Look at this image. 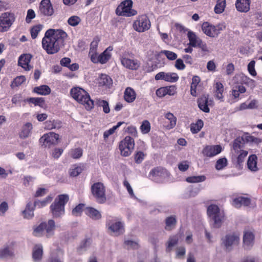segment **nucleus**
<instances>
[{
	"label": "nucleus",
	"mask_w": 262,
	"mask_h": 262,
	"mask_svg": "<svg viewBox=\"0 0 262 262\" xmlns=\"http://www.w3.org/2000/svg\"><path fill=\"white\" fill-rule=\"evenodd\" d=\"M67 36L62 30L50 29L46 32L42 39V48L48 54L56 53L63 45Z\"/></svg>",
	"instance_id": "nucleus-1"
},
{
	"label": "nucleus",
	"mask_w": 262,
	"mask_h": 262,
	"mask_svg": "<svg viewBox=\"0 0 262 262\" xmlns=\"http://www.w3.org/2000/svg\"><path fill=\"white\" fill-rule=\"evenodd\" d=\"M70 94L74 99L83 105L87 110H91L94 107L93 101L83 89L79 87L72 88L70 91Z\"/></svg>",
	"instance_id": "nucleus-2"
},
{
	"label": "nucleus",
	"mask_w": 262,
	"mask_h": 262,
	"mask_svg": "<svg viewBox=\"0 0 262 262\" xmlns=\"http://www.w3.org/2000/svg\"><path fill=\"white\" fill-rule=\"evenodd\" d=\"M207 214L213 227L219 228L221 227L225 220V213L217 205H209L207 208Z\"/></svg>",
	"instance_id": "nucleus-3"
},
{
	"label": "nucleus",
	"mask_w": 262,
	"mask_h": 262,
	"mask_svg": "<svg viewBox=\"0 0 262 262\" xmlns=\"http://www.w3.org/2000/svg\"><path fill=\"white\" fill-rule=\"evenodd\" d=\"M69 199L68 194L58 195L50 206L51 212L55 218H60L64 214V206Z\"/></svg>",
	"instance_id": "nucleus-4"
},
{
	"label": "nucleus",
	"mask_w": 262,
	"mask_h": 262,
	"mask_svg": "<svg viewBox=\"0 0 262 262\" xmlns=\"http://www.w3.org/2000/svg\"><path fill=\"white\" fill-rule=\"evenodd\" d=\"M133 2L131 0H125L117 7L116 13L117 15L130 17L137 14V12L132 9Z\"/></svg>",
	"instance_id": "nucleus-5"
},
{
	"label": "nucleus",
	"mask_w": 262,
	"mask_h": 262,
	"mask_svg": "<svg viewBox=\"0 0 262 262\" xmlns=\"http://www.w3.org/2000/svg\"><path fill=\"white\" fill-rule=\"evenodd\" d=\"M121 65L125 68L130 70H138L141 65L139 60L133 56H130L127 53H124L120 57Z\"/></svg>",
	"instance_id": "nucleus-6"
},
{
	"label": "nucleus",
	"mask_w": 262,
	"mask_h": 262,
	"mask_svg": "<svg viewBox=\"0 0 262 262\" xmlns=\"http://www.w3.org/2000/svg\"><path fill=\"white\" fill-rule=\"evenodd\" d=\"M91 191L97 202L103 203L106 201L105 189L102 183H94L91 187Z\"/></svg>",
	"instance_id": "nucleus-7"
},
{
	"label": "nucleus",
	"mask_w": 262,
	"mask_h": 262,
	"mask_svg": "<svg viewBox=\"0 0 262 262\" xmlns=\"http://www.w3.org/2000/svg\"><path fill=\"white\" fill-rule=\"evenodd\" d=\"M106 226L108 232L114 236H118L124 232V224L120 220L116 219L108 220Z\"/></svg>",
	"instance_id": "nucleus-8"
},
{
	"label": "nucleus",
	"mask_w": 262,
	"mask_h": 262,
	"mask_svg": "<svg viewBox=\"0 0 262 262\" xmlns=\"http://www.w3.org/2000/svg\"><path fill=\"white\" fill-rule=\"evenodd\" d=\"M239 235L232 233L228 234L222 239V244L227 251H231L233 248L239 243Z\"/></svg>",
	"instance_id": "nucleus-9"
},
{
	"label": "nucleus",
	"mask_w": 262,
	"mask_h": 262,
	"mask_svg": "<svg viewBox=\"0 0 262 262\" xmlns=\"http://www.w3.org/2000/svg\"><path fill=\"white\" fill-rule=\"evenodd\" d=\"M15 20L13 13L5 12L0 15V32L7 31Z\"/></svg>",
	"instance_id": "nucleus-10"
},
{
	"label": "nucleus",
	"mask_w": 262,
	"mask_h": 262,
	"mask_svg": "<svg viewBox=\"0 0 262 262\" xmlns=\"http://www.w3.org/2000/svg\"><path fill=\"white\" fill-rule=\"evenodd\" d=\"M135 146L134 139L129 136H126L119 144V149L121 154L124 156H129Z\"/></svg>",
	"instance_id": "nucleus-11"
},
{
	"label": "nucleus",
	"mask_w": 262,
	"mask_h": 262,
	"mask_svg": "<svg viewBox=\"0 0 262 262\" xmlns=\"http://www.w3.org/2000/svg\"><path fill=\"white\" fill-rule=\"evenodd\" d=\"M225 28V27L218 25L214 26L208 22H205L202 26L203 32L207 36L210 37H215L218 36L220 32Z\"/></svg>",
	"instance_id": "nucleus-12"
},
{
	"label": "nucleus",
	"mask_w": 262,
	"mask_h": 262,
	"mask_svg": "<svg viewBox=\"0 0 262 262\" xmlns=\"http://www.w3.org/2000/svg\"><path fill=\"white\" fill-rule=\"evenodd\" d=\"M58 139V134L53 132H50L44 134L40 137L39 139V143L42 146L50 148L52 145L57 144Z\"/></svg>",
	"instance_id": "nucleus-13"
},
{
	"label": "nucleus",
	"mask_w": 262,
	"mask_h": 262,
	"mask_svg": "<svg viewBox=\"0 0 262 262\" xmlns=\"http://www.w3.org/2000/svg\"><path fill=\"white\" fill-rule=\"evenodd\" d=\"M150 27V22L146 15H141L134 23V28L138 32H143Z\"/></svg>",
	"instance_id": "nucleus-14"
},
{
	"label": "nucleus",
	"mask_w": 262,
	"mask_h": 262,
	"mask_svg": "<svg viewBox=\"0 0 262 262\" xmlns=\"http://www.w3.org/2000/svg\"><path fill=\"white\" fill-rule=\"evenodd\" d=\"M156 80H164L170 83L177 82L179 77L176 73L160 72L157 73L155 77Z\"/></svg>",
	"instance_id": "nucleus-15"
},
{
	"label": "nucleus",
	"mask_w": 262,
	"mask_h": 262,
	"mask_svg": "<svg viewBox=\"0 0 262 262\" xmlns=\"http://www.w3.org/2000/svg\"><path fill=\"white\" fill-rule=\"evenodd\" d=\"M255 235L252 231L246 230L244 232L243 248L244 249L249 250L252 249L254 244Z\"/></svg>",
	"instance_id": "nucleus-16"
},
{
	"label": "nucleus",
	"mask_w": 262,
	"mask_h": 262,
	"mask_svg": "<svg viewBox=\"0 0 262 262\" xmlns=\"http://www.w3.org/2000/svg\"><path fill=\"white\" fill-rule=\"evenodd\" d=\"M39 12L44 16H52L54 12V9L50 0H42L39 6Z\"/></svg>",
	"instance_id": "nucleus-17"
},
{
	"label": "nucleus",
	"mask_w": 262,
	"mask_h": 262,
	"mask_svg": "<svg viewBox=\"0 0 262 262\" xmlns=\"http://www.w3.org/2000/svg\"><path fill=\"white\" fill-rule=\"evenodd\" d=\"M112 48L108 47L99 55L97 54L95 56H93L91 61L95 63L99 62L101 64H104L106 63L111 57V52L112 51Z\"/></svg>",
	"instance_id": "nucleus-18"
},
{
	"label": "nucleus",
	"mask_w": 262,
	"mask_h": 262,
	"mask_svg": "<svg viewBox=\"0 0 262 262\" xmlns=\"http://www.w3.org/2000/svg\"><path fill=\"white\" fill-rule=\"evenodd\" d=\"M222 150V148L220 145H207L203 149L202 154L204 156L212 157L219 154Z\"/></svg>",
	"instance_id": "nucleus-19"
},
{
	"label": "nucleus",
	"mask_w": 262,
	"mask_h": 262,
	"mask_svg": "<svg viewBox=\"0 0 262 262\" xmlns=\"http://www.w3.org/2000/svg\"><path fill=\"white\" fill-rule=\"evenodd\" d=\"M150 177L156 180L158 178L164 179L169 176V173L167 170L163 168L157 167L152 169L149 172Z\"/></svg>",
	"instance_id": "nucleus-20"
},
{
	"label": "nucleus",
	"mask_w": 262,
	"mask_h": 262,
	"mask_svg": "<svg viewBox=\"0 0 262 262\" xmlns=\"http://www.w3.org/2000/svg\"><path fill=\"white\" fill-rule=\"evenodd\" d=\"M177 93V88L174 85L161 87L158 89L156 92V95L159 97H163L168 95L173 96Z\"/></svg>",
	"instance_id": "nucleus-21"
},
{
	"label": "nucleus",
	"mask_w": 262,
	"mask_h": 262,
	"mask_svg": "<svg viewBox=\"0 0 262 262\" xmlns=\"http://www.w3.org/2000/svg\"><path fill=\"white\" fill-rule=\"evenodd\" d=\"M32 56L30 54H26L21 55L19 57L18 65L26 71H30L32 67L29 64Z\"/></svg>",
	"instance_id": "nucleus-22"
},
{
	"label": "nucleus",
	"mask_w": 262,
	"mask_h": 262,
	"mask_svg": "<svg viewBox=\"0 0 262 262\" xmlns=\"http://www.w3.org/2000/svg\"><path fill=\"white\" fill-rule=\"evenodd\" d=\"M250 0H236L235 7L241 12H247L250 9Z\"/></svg>",
	"instance_id": "nucleus-23"
},
{
	"label": "nucleus",
	"mask_w": 262,
	"mask_h": 262,
	"mask_svg": "<svg viewBox=\"0 0 262 262\" xmlns=\"http://www.w3.org/2000/svg\"><path fill=\"white\" fill-rule=\"evenodd\" d=\"M251 201L247 197L239 196L235 198L232 200V205L236 208H239L242 206H248L250 205Z\"/></svg>",
	"instance_id": "nucleus-24"
},
{
	"label": "nucleus",
	"mask_w": 262,
	"mask_h": 262,
	"mask_svg": "<svg viewBox=\"0 0 262 262\" xmlns=\"http://www.w3.org/2000/svg\"><path fill=\"white\" fill-rule=\"evenodd\" d=\"M84 212L86 215L93 220H97L101 217L100 212L94 208L88 207L84 208Z\"/></svg>",
	"instance_id": "nucleus-25"
},
{
	"label": "nucleus",
	"mask_w": 262,
	"mask_h": 262,
	"mask_svg": "<svg viewBox=\"0 0 262 262\" xmlns=\"http://www.w3.org/2000/svg\"><path fill=\"white\" fill-rule=\"evenodd\" d=\"M136 98L135 91L130 87H127L124 93V99L128 103L133 102Z\"/></svg>",
	"instance_id": "nucleus-26"
},
{
	"label": "nucleus",
	"mask_w": 262,
	"mask_h": 262,
	"mask_svg": "<svg viewBox=\"0 0 262 262\" xmlns=\"http://www.w3.org/2000/svg\"><path fill=\"white\" fill-rule=\"evenodd\" d=\"M224 89V86L221 82L217 81L215 83L214 85L215 97L222 102L224 101V97L223 95Z\"/></svg>",
	"instance_id": "nucleus-27"
},
{
	"label": "nucleus",
	"mask_w": 262,
	"mask_h": 262,
	"mask_svg": "<svg viewBox=\"0 0 262 262\" xmlns=\"http://www.w3.org/2000/svg\"><path fill=\"white\" fill-rule=\"evenodd\" d=\"M33 128L32 124L28 122L26 123L22 127L19 133V137L21 139H26L30 136Z\"/></svg>",
	"instance_id": "nucleus-28"
},
{
	"label": "nucleus",
	"mask_w": 262,
	"mask_h": 262,
	"mask_svg": "<svg viewBox=\"0 0 262 262\" xmlns=\"http://www.w3.org/2000/svg\"><path fill=\"white\" fill-rule=\"evenodd\" d=\"M187 37L189 40V45L192 47L196 48L197 45L202 41V39L191 31H188Z\"/></svg>",
	"instance_id": "nucleus-29"
},
{
	"label": "nucleus",
	"mask_w": 262,
	"mask_h": 262,
	"mask_svg": "<svg viewBox=\"0 0 262 262\" xmlns=\"http://www.w3.org/2000/svg\"><path fill=\"white\" fill-rule=\"evenodd\" d=\"M34 206L33 204L28 203L24 211H22V214L24 219L30 220L34 216Z\"/></svg>",
	"instance_id": "nucleus-30"
},
{
	"label": "nucleus",
	"mask_w": 262,
	"mask_h": 262,
	"mask_svg": "<svg viewBox=\"0 0 262 262\" xmlns=\"http://www.w3.org/2000/svg\"><path fill=\"white\" fill-rule=\"evenodd\" d=\"M84 168L83 164H75L69 169V173L71 177H75L82 172Z\"/></svg>",
	"instance_id": "nucleus-31"
},
{
	"label": "nucleus",
	"mask_w": 262,
	"mask_h": 262,
	"mask_svg": "<svg viewBox=\"0 0 262 262\" xmlns=\"http://www.w3.org/2000/svg\"><path fill=\"white\" fill-rule=\"evenodd\" d=\"M178 241L179 236L178 235L170 236L166 243V252H171L174 246H175L178 244Z\"/></svg>",
	"instance_id": "nucleus-32"
},
{
	"label": "nucleus",
	"mask_w": 262,
	"mask_h": 262,
	"mask_svg": "<svg viewBox=\"0 0 262 262\" xmlns=\"http://www.w3.org/2000/svg\"><path fill=\"white\" fill-rule=\"evenodd\" d=\"M55 229V222L53 220H50L46 223L45 232L47 237H50L54 234Z\"/></svg>",
	"instance_id": "nucleus-33"
},
{
	"label": "nucleus",
	"mask_w": 262,
	"mask_h": 262,
	"mask_svg": "<svg viewBox=\"0 0 262 262\" xmlns=\"http://www.w3.org/2000/svg\"><path fill=\"white\" fill-rule=\"evenodd\" d=\"M98 83L100 86H105L107 88H110L113 84V80L108 75L101 74L99 77Z\"/></svg>",
	"instance_id": "nucleus-34"
},
{
	"label": "nucleus",
	"mask_w": 262,
	"mask_h": 262,
	"mask_svg": "<svg viewBox=\"0 0 262 262\" xmlns=\"http://www.w3.org/2000/svg\"><path fill=\"white\" fill-rule=\"evenodd\" d=\"M177 219L175 215H170L165 219V229L166 230H171L173 229L177 224Z\"/></svg>",
	"instance_id": "nucleus-35"
},
{
	"label": "nucleus",
	"mask_w": 262,
	"mask_h": 262,
	"mask_svg": "<svg viewBox=\"0 0 262 262\" xmlns=\"http://www.w3.org/2000/svg\"><path fill=\"white\" fill-rule=\"evenodd\" d=\"M42 246L41 245H35L33 249L32 256L34 261H39L42 255Z\"/></svg>",
	"instance_id": "nucleus-36"
},
{
	"label": "nucleus",
	"mask_w": 262,
	"mask_h": 262,
	"mask_svg": "<svg viewBox=\"0 0 262 262\" xmlns=\"http://www.w3.org/2000/svg\"><path fill=\"white\" fill-rule=\"evenodd\" d=\"M199 107L205 113H209L210 111L208 106V98L206 96H202L198 100Z\"/></svg>",
	"instance_id": "nucleus-37"
},
{
	"label": "nucleus",
	"mask_w": 262,
	"mask_h": 262,
	"mask_svg": "<svg viewBox=\"0 0 262 262\" xmlns=\"http://www.w3.org/2000/svg\"><path fill=\"white\" fill-rule=\"evenodd\" d=\"M61 126V122L57 120H48L45 123V128L51 130L55 128H59Z\"/></svg>",
	"instance_id": "nucleus-38"
},
{
	"label": "nucleus",
	"mask_w": 262,
	"mask_h": 262,
	"mask_svg": "<svg viewBox=\"0 0 262 262\" xmlns=\"http://www.w3.org/2000/svg\"><path fill=\"white\" fill-rule=\"evenodd\" d=\"M256 160L257 157L254 155H251L248 158L247 166L251 171H255L257 170Z\"/></svg>",
	"instance_id": "nucleus-39"
},
{
	"label": "nucleus",
	"mask_w": 262,
	"mask_h": 262,
	"mask_svg": "<svg viewBox=\"0 0 262 262\" xmlns=\"http://www.w3.org/2000/svg\"><path fill=\"white\" fill-rule=\"evenodd\" d=\"M165 117L169 121V124L167 125L168 129L173 128L176 125L177 118L171 113H167L165 115Z\"/></svg>",
	"instance_id": "nucleus-40"
},
{
	"label": "nucleus",
	"mask_w": 262,
	"mask_h": 262,
	"mask_svg": "<svg viewBox=\"0 0 262 262\" xmlns=\"http://www.w3.org/2000/svg\"><path fill=\"white\" fill-rule=\"evenodd\" d=\"M34 92L41 95H47L51 93L50 88L46 85L35 87L34 89Z\"/></svg>",
	"instance_id": "nucleus-41"
},
{
	"label": "nucleus",
	"mask_w": 262,
	"mask_h": 262,
	"mask_svg": "<svg viewBox=\"0 0 262 262\" xmlns=\"http://www.w3.org/2000/svg\"><path fill=\"white\" fill-rule=\"evenodd\" d=\"M46 223H42L34 229L33 234L35 236H40L45 234Z\"/></svg>",
	"instance_id": "nucleus-42"
},
{
	"label": "nucleus",
	"mask_w": 262,
	"mask_h": 262,
	"mask_svg": "<svg viewBox=\"0 0 262 262\" xmlns=\"http://www.w3.org/2000/svg\"><path fill=\"white\" fill-rule=\"evenodd\" d=\"M204 125L203 121L202 120H198L195 123L190 125V130L193 134L198 133Z\"/></svg>",
	"instance_id": "nucleus-43"
},
{
	"label": "nucleus",
	"mask_w": 262,
	"mask_h": 262,
	"mask_svg": "<svg viewBox=\"0 0 262 262\" xmlns=\"http://www.w3.org/2000/svg\"><path fill=\"white\" fill-rule=\"evenodd\" d=\"M52 200V198L50 196H48L46 198H45L42 201H35L34 204L33 205L34 206V208L35 207L38 208H42L44 206H46L48 204L50 203Z\"/></svg>",
	"instance_id": "nucleus-44"
},
{
	"label": "nucleus",
	"mask_w": 262,
	"mask_h": 262,
	"mask_svg": "<svg viewBox=\"0 0 262 262\" xmlns=\"http://www.w3.org/2000/svg\"><path fill=\"white\" fill-rule=\"evenodd\" d=\"M233 149L235 151V152H238V151H241V150H243L244 148V144H243V140L242 138H238L236 139L233 144Z\"/></svg>",
	"instance_id": "nucleus-45"
},
{
	"label": "nucleus",
	"mask_w": 262,
	"mask_h": 262,
	"mask_svg": "<svg viewBox=\"0 0 262 262\" xmlns=\"http://www.w3.org/2000/svg\"><path fill=\"white\" fill-rule=\"evenodd\" d=\"M226 6V1L225 0H217V3L214 8V11L216 13H222Z\"/></svg>",
	"instance_id": "nucleus-46"
},
{
	"label": "nucleus",
	"mask_w": 262,
	"mask_h": 262,
	"mask_svg": "<svg viewBox=\"0 0 262 262\" xmlns=\"http://www.w3.org/2000/svg\"><path fill=\"white\" fill-rule=\"evenodd\" d=\"M124 123V122H119L117 123L116 125L114 126L112 128L109 129L107 130L104 132L103 134V138L105 140H106L107 138L109 136L113 134L115 130L118 128L122 124Z\"/></svg>",
	"instance_id": "nucleus-47"
},
{
	"label": "nucleus",
	"mask_w": 262,
	"mask_h": 262,
	"mask_svg": "<svg viewBox=\"0 0 262 262\" xmlns=\"http://www.w3.org/2000/svg\"><path fill=\"white\" fill-rule=\"evenodd\" d=\"M206 180L205 176H191L186 178V181L188 183H199L204 182Z\"/></svg>",
	"instance_id": "nucleus-48"
},
{
	"label": "nucleus",
	"mask_w": 262,
	"mask_h": 262,
	"mask_svg": "<svg viewBox=\"0 0 262 262\" xmlns=\"http://www.w3.org/2000/svg\"><path fill=\"white\" fill-rule=\"evenodd\" d=\"M98 45V41L97 40H94L91 42L89 52V56L91 57V59H92L93 56H95L97 54V49Z\"/></svg>",
	"instance_id": "nucleus-49"
},
{
	"label": "nucleus",
	"mask_w": 262,
	"mask_h": 262,
	"mask_svg": "<svg viewBox=\"0 0 262 262\" xmlns=\"http://www.w3.org/2000/svg\"><path fill=\"white\" fill-rule=\"evenodd\" d=\"M246 92V88L243 85H238L235 89L232 90V95L234 98H238L240 93H244Z\"/></svg>",
	"instance_id": "nucleus-50"
},
{
	"label": "nucleus",
	"mask_w": 262,
	"mask_h": 262,
	"mask_svg": "<svg viewBox=\"0 0 262 262\" xmlns=\"http://www.w3.org/2000/svg\"><path fill=\"white\" fill-rule=\"evenodd\" d=\"M227 165V160L226 158H222L218 159L215 164V168L218 170H222Z\"/></svg>",
	"instance_id": "nucleus-51"
},
{
	"label": "nucleus",
	"mask_w": 262,
	"mask_h": 262,
	"mask_svg": "<svg viewBox=\"0 0 262 262\" xmlns=\"http://www.w3.org/2000/svg\"><path fill=\"white\" fill-rule=\"evenodd\" d=\"M82 154L83 150L80 148L72 149L70 152L71 157L74 159H79L82 156Z\"/></svg>",
	"instance_id": "nucleus-52"
},
{
	"label": "nucleus",
	"mask_w": 262,
	"mask_h": 262,
	"mask_svg": "<svg viewBox=\"0 0 262 262\" xmlns=\"http://www.w3.org/2000/svg\"><path fill=\"white\" fill-rule=\"evenodd\" d=\"M13 254L12 251L9 247H5L0 249V258H5L11 256Z\"/></svg>",
	"instance_id": "nucleus-53"
},
{
	"label": "nucleus",
	"mask_w": 262,
	"mask_h": 262,
	"mask_svg": "<svg viewBox=\"0 0 262 262\" xmlns=\"http://www.w3.org/2000/svg\"><path fill=\"white\" fill-rule=\"evenodd\" d=\"M42 29V26L41 25H37L33 27L31 29V35L32 38H36Z\"/></svg>",
	"instance_id": "nucleus-54"
},
{
	"label": "nucleus",
	"mask_w": 262,
	"mask_h": 262,
	"mask_svg": "<svg viewBox=\"0 0 262 262\" xmlns=\"http://www.w3.org/2000/svg\"><path fill=\"white\" fill-rule=\"evenodd\" d=\"M141 132L144 134H147L149 132L150 130V124L147 120H144L140 126Z\"/></svg>",
	"instance_id": "nucleus-55"
},
{
	"label": "nucleus",
	"mask_w": 262,
	"mask_h": 262,
	"mask_svg": "<svg viewBox=\"0 0 262 262\" xmlns=\"http://www.w3.org/2000/svg\"><path fill=\"white\" fill-rule=\"evenodd\" d=\"M80 21V17L76 15L71 16L68 20L69 25L73 27L77 26Z\"/></svg>",
	"instance_id": "nucleus-56"
},
{
	"label": "nucleus",
	"mask_w": 262,
	"mask_h": 262,
	"mask_svg": "<svg viewBox=\"0 0 262 262\" xmlns=\"http://www.w3.org/2000/svg\"><path fill=\"white\" fill-rule=\"evenodd\" d=\"M26 80L24 76H19L16 77L12 82L11 86L12 87L18 86L21 84Z\"/></svg>",
	"instance_id": "nucleus-57"
},
{
	"label": "nucleus",
	"mask_w": 262,
	"mask_h": 262,
	"mask_svg": "<svg viewBox=\"0 0 262 262\" xmlns=\"http://www.w3.org/2000/svg\"><path fill=\"white\" fill-rule=\"evenodd\" d=\"M255 62L254 60L251 61L248 65V70L249 74L252 76H256L257 73L255 70Z\"/></svg>",
	"instance_id": "nucleus-58"
},
{
	"label": "nucleus",
	"mask_w": 262,
	"mask_h": 262,
	"mask_svg": "<svg viewBox=\"0 0 262 262\" xmlns=\"http://www.w3.org/2000/svg\"><path fill=\"white\" fill-rule=\"evenodd\" d=\"M125 247L128 249H137L139 247L138 243L132 240H125L124 241Z\"/></svg>",
	"instance_id": "nucleus-59"
},
{
	"label": "nucleus",
	"mask_w": 262,
	"mask_h": 262,
	"mask_svg": "<svg viewBox=\"0 0 262 262\" xmlns=\"http://www.w3.org/2000/svg\"><path fill=\"white\" fill-rule=\"evenodd\" d=\"M9 205L7 202L4 201L0 204V216H4L8 210Z\"/></svg>",
	"instance_id": "nucleus-60"
},
{
	"label": "nucleus",
	"mask_w": 262,
	"mask_h": 262,
	"mask_svg": "<svg viewBox=\"0 0 262 262\" xmlns=\"http://www.w3.org/2000/svg\"><path fill=\"white\" fill-rule=\"evenodd\" d=\"M161 53L164 54L168 59L171 60H174L177 58V54L170 51L163 50Z\"/></svg>",
	"instance_id": "nucleus-61"
},
{
	"label": "nucleus",
	"mask_w": 262,
	"mask_h": 262,
	"mask_svg": "<svg viewBox=\"0 0 262 262\" xmlns=\"http://www.w3.org/2000/svg\"><path fill=\"white\" fill-rule=\"evenodd\" d=\"M239 152V155L238 156L237 158V162L238 165H241L243 162L245 158L248 155V151L241 150V151H238Z\"/></svg>",
	"instance_id": "nucleus-62"
},
{
	"label": "nucleus",
	"mask_w": 262,
	"mask_h": 262,
	"mask_svg": "<svg viewBox=\"0 0 262 262\" xmlns=\"http://www.w3.org/2000/svg\"><path fill=\"white\" fill-rule=\"evenodd\" d=\"M84 205L82 204H79L75 207L72 210V214L75 216H78L80 215L82 211H84Z\"/></svg>",
	"instance_id": "nucleus-63"
},
{
	"label": "nucleus",
	"mask_w": 262,
	"mask_h": 262,
	"mask_svg": "<svg viewBox=\"0 0 262 262\" xmlns=\"http://www.w3.org/2000/svg\"><path fill=\"white\" fill-rule=\"evenodd\" d=\"M12 102L15 104L25 101V99L20 94H17L13 96L12 98Z\"/></svg>",
	"instance_id": "nucleus-64"
}]
</instances>
